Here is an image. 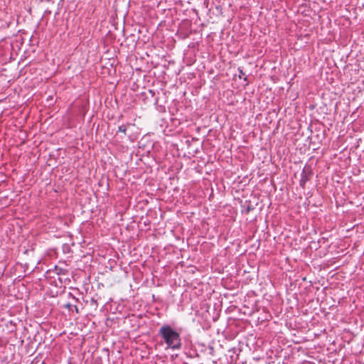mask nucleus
Here are the masks:
<instances>
[{
    "label": "nucleus",
    "instance_id": "nucleus-4",
    "mask_svg": "<svg viewBox=\"0 0 364 364\" xmlns=\"http://www.w3.org/2000/svg\"><path fill=\"white\" fill-rule=\"evenodd\" d=\"M244 75V73H242V70H240V75H239V77H240V78H241V77H242V76H241V75Z\"/></svg>",
    "mask_w": 364,
    "mask_h": 364
},
{
    "label": "nucleus",
    "instance_id": "nucleus-5",
    "mask_svg": "<svg viewBox=\"0 0 364 364\" xmlns=\"http://www.w3.org/2000/svg\"><path fill=\"white\" fill-rule=\"evenodd\" d=\"M244 75V73H242V70H240V75H239V77H240V78H241V77H242V76H241V75Z\"/></svg>",
    "mask_w": 364,
    "mask_h": 364
},
{
    "label": "nucleus",
    "instance_id": "nucleus-2",
    "mask_svg": "<svg viewBox=\"0 0 364 364\" xmlns=\"http://www.w3.org/2000/svg\"><path fill=\"white\" fill-rule=\"evenodd\" d=\"M118 131L120 132H122L125 135L126 131H127V126L126 125L119 126Z\"/></svg>",
    "mask_w": 364,
    "mask_h": 364
},
{
    "label": "nucleus",
    "instance_id": "nucleus-1",
    "mask_svg": "<svg viewBox=\"0 0 364 364\" xmlns=\"http://www.w3.org/2000/svg\"><path fill=\"white\" fill-rule=\"evenodd\" d=\"M159 334L164 338L168 348L178 349L181 347V344L179 333L169 326H162L159 329Z\"/></svg>",
    "mask_w": 364,
    "mask_h": 364
},
{
    "label": "nucleus",
    "instance_id": "nucleus-3",
    "mask_svg": "<svg viewBox=\"0 0 364 364\" xmlns=\"http://www.w3.org/2000/svg\"><path fill=\"white\" fill-rule=\"evenodd\" d=\"M244 75V73H242V70H240V75H239V77H240V78H241V77H242V76H241V75Z\"/></svg>",
    "mask_w": 364,
    "mask_h": 364
}]
</instances>
